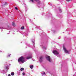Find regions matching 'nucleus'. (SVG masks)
Returning <instances> with one entry per match:
<instances>
[{"mask_svg":"<svg viewBox=\"0 0 76 76\" xmlns=\"http://www.w3.org/2000/svg\"><path fill=\"white\" fill-rule=\"evenodd\" d=\"M33 67H34V66L33 65H31L30 66V67L31 69H32L33 68Z\"/></svg>","mask_w":76,"mask_h":76,"instance_id":"nucleus-14","label":"nucleus"},{"mask_svg":"<svg viewBox=\"0 0 76 76\" xmlns=\"http://www.w3.org/2000/svg\"><path fill=\"white\" fill-rule=\"evenodd\" d=\"M7 34H9V33H7Z\"/></svg>","mask_w":76,"mask_h":76,"instance_id":"nucleus-34","label":"nucleus"},{"mask_svg":"<svg viewBox=\"0 0 76 76\" xmlns=\"http://www.w3.org/2000/svg\"><path fill=\"white\" fill-rule=\"evenodd\" d=\"M33 61H34V60H33Z\"/></svg>","mask_w":76,"mask_h":76,"instance_id":"nucleus-35","label":"nucleus"},{"mask_svg":"<svg viewBox=\"0 0 76 76\" xmlns=\"http://www.w3.org/2000/svg\"><path fill=\"white\" fill-rule=\"evenodd\" d=\"M24 70V69L23 68H21L20 69V71H22V70Z\"/></svg>","mask_w":76,"mask_h":76,"instance_id":"nucleus-16","label":"nucleus"},{"mask_svg":"<svg viewBox=\"0 0 76 76\" xmlns=\"http://www.w3.org/2000/svg\"><path fill=\"white\" fill-rule=\"evenodd\" d=\"M15 74L14 73V72H12L11 73V75H12V76H14V74Z\"/></svg>","mask_w":76,"mask_h":76,"instance_id":"nucleus-12","label":"nucleus"},{"mask_svg":"<svg viewBox=\"0 0 76 76\" xmlns=\"http://www.w3.org/2000/svg\"><path fill=\"white\" fill-rule=\"evenodd\" d=\"M20 75V73H19V74H18V76H19V75Z\"/></svg>","mask_w":76,"mask_h":76,"instance_id":"nucleus-27","label":"nucleus"},{"mask_svg":"<svg viewBox=\"0 0 76 76\" xmlns=\"http://www.w3.org/2000/svg\"><path fill=\"white\" fill-rule=\"evenodd\" d=\"M6 69H9V68L7 67L6 68Z\"/></svg>","mask_w":76,"mask_h":76,"instance_id":"nucleus-22","label":"nucleus"},{"mask_svg":"<svg viewBox=\"0 0 76 76\" xmlns=\"http://www.w3.org/2000/svg\"><path fill=\"white\" fill-rule=\"evenodd\" d=\"M2 73H3V75H4V73H6V71L5 70H3V71H2Z\"/></svg>","mask_w":76,"mask_h":76,"instance_id":"nucleus-10","label":"nucleus"},{"mask_svg":"<svg viewBox=\"0 0 76 76\" xmlns=\"http://www.w3.org/2000/svg\"><path fill=\"white\" fill-rule=\"evenodd\" d=\"M25 58L23 56L20 57L18 59V62L19 64H21L22 63H23L24 62H25Z\"/></svg>","mask_w":76,"mask_h":76,"instance_id":"nucleus-1","label":"nucleus"},{"mask_svg":"<svg viewBox=\"0 0 76 76\" xmlns=\"http://www.w3.org/2000/svg\"><path fill=\"white\" fill-rule=\"evenodd\" d=\"M72 0H66V1H71Z\"/></svg>","mask_w":76,"mask_h":76,"instance_id":"nucleus-21","label":"nucleus"},{"mask_svg":"<svg viewBox=\"0 0 76 76\" xmlns=\"http://www.w3.org/2000/svg\"><path fill=\"white\" fill-rule=\"evenodd\" d=\"M46 58L47 60H48V61H49V62H51V59H50V56H46Z\"/></svg>","mask_w":76,"mask_h":76,"instance_id":"nucleus-2","label":"nucleus"},{"mask_svg":"<svg viewBox=\"0 0 76 76\" xmlns=\"http://www.w3.org/2000/svg\"><path fill=\"white\" fill-rule=\"evenodd\" d=\"M32 58V57L31 56H30L29 57H27L26 58V59H29L30 58Z\"/></svg>","mask_w":76,"mask_h":76,"instance_id":"nucleus-13","label":"nucleus"},{"mask_svg":"<svg viewBox=\"0 0 76 76\" xmlns=\"http://www.w3.org/2000/svg\"><path fill=\"white\" fill-rule=\"evenodd\" d=\"M63 49H64L65 53H67V54H69V51H68V50H66V49L64 47V46Z\"/></svg>","mask_w":76,"mask_h":76,"instance_id":"nucleus-4","label":"nucleus"},{"mask_svg":"<svg viewBox=\"0 0 76 76\" xmlns=\"http://www.w3.org/2000/svg\"><path fill=\"white\" fill-rule=\"evenodd\" d=\"M52 32H53V33H54V31H52Z\"/></svg>","mask_w":76,"mask_h":76,"instance_id":"nucleus-28","label":"nucleus"},{"mask_svg":"<svg viewBox=\"0 0 76 76\" xmlns=\"http://www.w3.org/2000/svg\"><path fill=\"white\" fill-rule=\"evenodd\" d=\"M24 29V27L23 26L21 27V29Z\"/></svg>","mask_w":76,"mask_h":76,"instance_id":"nucleus-17","label":"nucleus"},{"mask_svg":"<svg viewBox=\"0 0 76 76\" xmlns=\"http://www.w3.org/2000/svg\"><path fill=\"white\" fill-rule=\"evenodd\" d=\"M44 45L43 43L42 44V45H41L40 46L41 47H42V48L44 50H45V49H46V48L44 46Z\"/></svg>","mask_w":76,"mask_h":76,"instance_id":"nucleus-5","label":"nucleus"},{"mask_svg":"<svg viewBox=\"0 0 76 76\" xmlns=\"http://www.w3.org/2000/svg\"><path fill=\"white\" fill-rule=\"evenodd\" d=\"M59 12L61 13V9L60 8H59Z\"/></svg>","mask_w":76,"mask_h":76,"instance_id":"nucleus-15","label":"nucleus"},{"mask_svg":"<svg viewBox=\"0 0 76 76\" xmlns=\"http://www.w3.org/2000/svg\"><path fill=\"white\" fill-rule=\"evenodd\" d=\"M15 9H16V10H18V8H17V7H15Z\"/></svg>","mask_w":76,"mask_h":76,"instance_id":"nucleus-20","label":"nucleus"},{"mask_svg":"<svg viewBox=\"0 0 76 76\" xmlns=\"http://www.w3.org/2000/svg\"><path fill=\"white\" fill-rule=\"evenodd\" d=\"M43 59V57L42 56H41L40 57V59L39 60V61L40 62H42V59Z\"/></svg>","mask_w":76,"mask_h":76,"instance_id":"nucleus-6","label":"nucleus"},{"mask_svg":"<svg viewBox=\"0 0 76 76\" xmlns=\"http://www.w3.org/2000/svg\"><path fill=\"white\" fill-rule=\"evenodd\" d=\"M26 36H28V34H27Z\"/></svg>","mask_w":76,"mask_h":76,"instance_id":"nucleus-29","label":"nucleus"},{"mask_svg":"<svg viewBox=\"0 0 76 76\" xmlns=\"http://www.w3.org/2000/svg\"><path fill=\"white\" fill-rule=\"evenodd\" d=\"M73 76H76V74H75L73 75Z\"/></svg>","mask_w":76,"mask_h":76,"instance_id":"nucleus-25","label":"nucleus"},{"mask_svg":"<svg viewBox=\"0 0 76 76\" xmlns=\"http://www.w3.org/2000/svg\"><path fill=\"white\" fill-rule=\"evenodd\" d=\"M8 76H11V75H10V74H9L8 75Z\"/></svg>","mask_w":76,"mask_h":76,"instance_id":"nucleus-26","label":"nucleus"},{"mask_svg":"<svg viewBox=\"0 0 76 76\" xmlns=\"http://www.w3.org/2000/svg\"><path fill=\"white\" fill-rule=\"evenodd\" d=\"M10 31H9V33H10Z\"/></svg>","mask_w":76,"mask_h":76,"instance_id":"nucleus-33","label":"nucleus"},{"mask_svg":"<svg viewBox=\"0 0 76 76\" xmlns=\"http://www.w3.org/2000/svg\"><path fill=\"white\" fill-rule=\"evenodd\" d=\"M8 28H10V27H8Z\"/></svg>","mask_w":76,"mask_h":76,"instance_id":"nucleus-30","label":"nucleus"},{"mask_svg":"<svg viewBox=\"0 0 76 76\" xmlns=\"http://www.w3.org/2000/svg\"><path fill=\"white\" fill-rule=\"evenodd\" d=\"M34 41H35V40L34 39L31 40V42H33V47L34 48H35V46H34V44H35V43H34Z\"/></svg>","mask_w":76,"mask_h":76,"instance_id":"nucleus-8","label":"nucleus"},{"mask_svg":"<svg viewBox=\"0 0 76 76\" xmlns=\"http://www.w3.org/2000/svg\"><path fill=\"white\" fill-rule=\"evenodd\" d=\"M10 55H11V54H10Z\"/></svg>","mask_w":76,"mask_h":76,"instance_id":"nucleus-38","label":"nucleus"},{"mask_svg":"<svg viewBox=\"0 0 76 76\" xmlns=\"http://www.w3.org/2000/svg\"><path fill=\"white\" fill-rule=\"evenodd\" d=\"M42 76H45V73L44 72H42L41 73Z\"/></svg>","mask_w":76,"mask_h":76,"instance_id":"nucleus-9","label":"nucleus"},{"mask_svg":"<svg viewBox=\"0 0 76 76\" xmlns=\"http://www.w3.org/2000/svg\"><path fill=\"white\" fill-rule=\"evenodd\" d=\"M6 4H7V2H5L4 5H6Z\"/></svg>","mask_w":76,"mask_h":76,"instance_id":"nucleus-19","label":"nucleus"},{"mask_svg":"<svg viewBox=\"0 0 76 76\" xmlns=\"http://www.w3.org/2000/svg\"><path fill=\"white\" fill-rule=\"evenodd\" d=\"M28 9L26 8V12H27Z\"/></svg>","mask_w":76,"mask_h":76,"instance_id":"nucleus-24","label":"nucleus"},{"mask_svg":"<svg viewBox=\"0 0 76 76\" xmlns=\"http://www.w3.org/2000/svg\"><path fill=\"white\" fill-rule=\"evenodd\" d=\"M12 25L13 26H15L16 25L15 24V23H12Z\"/></svg>","mask_w":76,"mask_h":76,"instance_id":"nucleus-11","label":"nucleus"},{"mask_svg":"<svg viewBox=\"0 0 76 76\" xmlns=\"http://www.w3.org/2000/svg\"><path fill=\"white\" fill-rule=\"evenodd\" d=\"M8 57H9L10 56V55H8Z\"/></svg>","mask_w":76,"mask_h":76,"instance_id":"nucleus-31","label":"nucleus"},{"mask_svg":"<svg viewBox=\"0 0 76 76\" xmlns=\"http://www.w3.org/2000/svg\"><path fill=\"white\" fill-rule=\"evenodd\" d=\"M60 37H59V38H60Z\"/></svg>","mask_w":76,"mask_h":76,"instance_id":"nucleus-36","label":"nucleus"},{"mask_svg":"<svg viewBox=\"0 0 76 76\" xmlns=\"http://www.w3.org/2000/svg\"><path fill=\"white\" fill-rule=\"evenodd\" d=\"M63 33H64V32H63Z\"/></svg>","mask_w":76,"mask_h":76,"instance_id":"nucleus-37","label":"nucleus"},{"mask_svg":"<svg viewBox=\"0 0 76 76\" xmlns=\"http://www.w3.org/2000/svg\"><path fill=\"white\" fill-rule=\"evenodd\" d=\"M13 34H15L13 33Z\"/></svg>","mask_w":76,"mask_h":76,"instance_id":"nucleus-32","label":"nucleus"},{"mask_svg":"<svg viewBox=\"0 0 76 76\" xmlns=\"http://www.w3.org/2000/svg\"><path fill=\"white\" fill-rule=\"evenodd\" d=\"M22 75H25V73L24 72L23 73Z\"/></svg>","mask_w":76,"mask_h":76,"instance_id":"nucleus-23","label":"nucleus"},{"mask_svg":"<svg viewBox=\"0 0 76 76\" xmlns=\"http://www.w3.org/2000/svg\"><path fill=\"white\" fill-rule=\"evenodd\" d=\"M34 1H36V2L38 3V4H40L41 2L39 0H34Z\"/></svg>","mask_w":76,"mask_h":76,"instance_id":"nucleus-7","label":"nucleus"},{"mask_svg":"<svg viewBox=\"0 0 76 76\" xmlns=\"http://www.w3.org/2000/svg\"><path fill=\"white\" fill-rule=\"evenodd\" d=\"M53 54H54L55 55H57V54H59V53L57 51V50H53Z\"/></svg>","mask_w":76,"mask_h":76,"instance_id":"nucleus-3","label":"nucleus"},{"mask_svg":"<svg viewBox=\"0 0 76 76\" xmlns=\"http://www.w3.org/2000/svg\"><path fill=\"white\" fill-rule=\"evenodd\" d=\"M31 1H32V3H34V1L33 0H30Z\"/></svg>","mask_w":76,"mask_h":76,"instance_id":"nucleus-18","label":"nucleus"}]
</instances>
